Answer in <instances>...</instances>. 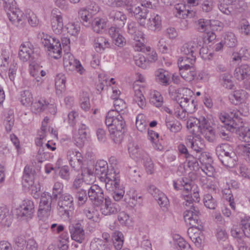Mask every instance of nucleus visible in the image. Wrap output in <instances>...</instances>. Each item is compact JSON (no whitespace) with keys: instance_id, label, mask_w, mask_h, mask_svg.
I'll list each match as a JSON object with an SVG mask.
<instances>
[{"instance_id":"54","label":"nucleus","mask_w":250,"mask_h":250,"mask_svg":"<svg viewBox=\"0 0 250 250\" xmlns=\"http://www.w3.org/2000/svg\"><path fill=\"white\" fill-rule=\"evenodd\" d=\"M66 77L62 73L56 75L55 77V86L59 90L62 91L65 88Z\"/></svg>"},{"instance_id":"56","label":"nucleus","mask_w":250,"mask_h":250,"mask_svg":"<svg viewBox=\"0 0 250 250\" xmlns=\"http://www.w3.org/2000/svg\"><path fill=\"white\" fill-rule=\"evenodd\" d=\"M142 159L146 172L149 174H152L154 171V164L150 157L147 154H145Z\"/></svg>"},{"instance_id":"10","label":"nucleus","mask_w":250,"mask_h":250,"mask_svg":"<svg viewBox=\"0 0 250 250\" xmlns=\"http://www.w3.org/2000/svg\"><path fill=\"white\" fill-rule=\"evenodd\" d=\"M100 179L105 183V188L110 192L122 186L120 184V173L117 169L114 172L111 170L108 176L105 178L100 177Z\"/></svg>"},{"instance_id":"6","label":"nucleus","mask_w":250,"mask_h":250,"mask_svg":"<svg viewBox=\"0 0 250 250\" xmlns=\"http://www.w3.org/2000/svg\"><path fill=\"white\" fill-rule=\"evenodd\" d=\"M125 116L117 114L113 109L110 110L105 117V124L109 130L124 129L125 126Z\"/></svg>"},{"instance_id":"50","label":"nucleus","mask_w":250,"mask_h":250,"mask_svg":"<svg viewBox=\"0 0 250 250\" xmlns=\"http://www.w3.org/2000/svg\"><path fill=\"white\" fill-rule=\"evenodd\" d=\"M204 206L210 209H215L217 206L216 200L210 194H206L203 198Z\"/></svg>"},{"instance_id":"8","label":"nucleus","mask_w":250,"mask_h":250,"mask_svg":"<svg viewBox=\"0 0 250 250\" xmlns=\"http://www.w3.org/2000/svg\"><path fill=\"white\" fill-rule=\"evenodd\" d=\"M89 134V128L85 124H81L78 131H73L72 140L74 144L78 147H82L87 140Z\"/></svg>"},{"instance_id":"26","label":"nucleus","mask_w":250,"mask_h":250,"mask_svg":"<svg viewBox=\"0 0 250 250\" xmlns=\"http://www.w3.org/2000/svg\"><path fill=\"white\" fill-rule=\"evenodd\" d=\"M234 76L239 81H242L250 76V66L248 64H242L234 70Z\"/></svg>"},{"instance_id":"48","label":"nucleus","mask_w":250,"mask_h":250,"mask_svg":"<svg viewBox=\"0 0 250 250\" xmlns=\"http://www.w3.org/2000/svg\"><path fill=\"white\" fill-rule=\"evenodd\" d=\"M114 111L117 114L126 115L127 111V105L125 102L121 99H117L114 101Z\"/></svg>"},{"instance_id":"42","label":"nucleus","mask_w":250,"mask_h":250,"mask_svg":"<svg viewBox=\"0 0 250 250\" xmlns=\"http://www.w3.org/2000/svg\"><path fill=\"white\" fill-rule=\"evenodd\" d=\"M31 104V110L36 114L42 112L46 109V101L42 98H40L34 102L33 101Z\"/></svg>"},{"instance_id":"60","label":"nucleus","mask_w":250,"mask_h":250,"mask_svg":"<svg viewBox=\"0 0 250 250\" xmlns=\"http://www.w3.org/2000/svg\"><path fill=\"white\" fill-rule=\"evenodd\" d=\"M186 159L188 166L191 170L197 171L199 169L200 167H199L196 158L190 155L188 156Z\"/></svg>"},{"instance_id":"62","label":"nucleus","mask_w":250,"mask_h":250,"mask_svg":"<svg viewBox=\"0 0 250 250\" xmlns=\"http://www.w3.org/2000/svg\"><path fill=\"white\" fill-rule=\"evenodd\" d=\"M200 168L207 176H213L215 169L210 163H206V164L201 165Z\"/></svg>"},{"instance_id":"40","label":"nucleus","mask_w":250,"mask_h":250,"mask_svg":"<svg viewBox=\"0 0 250 250\" xmlns=\"http://www.w3.org/2000/svg\"><path fill=\"white\" fill-rule=\"evenodd\" d=\"M83 214L87 219L94 222H98L100 220V215L98 210L94 208H85L83 211Z\"/></svg>"},{"instance_id":"44","label":"nucleus","mask_w":250,"mask_h":250,"mask_svg":"<svg viewBox=\"0 0 250 250\" xmlns=\"http://www.w3.org/2000/svg\"><path fill=\"white\" fill-rule=\"evenodd\" d=\"M237 156L234 152L229 155V156H225L223 158L219 160L226 167L232 168L234 167L237 164Z\"/></svg>"},{"instance_id":"17","label":"nucleus","mask_w":250,"mask_h":250,"mask_svg":"<svg viewBox=\"0 0 250 250\" xmlns=\"http://www.w3.org/2000/svg\"><path fill=\"white\" fill-rule=\"evenodd\" d=\"M181 76L187 82H191L195 78L196 72L194 66L188 67V65L185 64L182 60L178 62Z\"/></svg>"},{"instance_id":"39","label":"nucleus","mask_w":250,"mask_h":250,"mask_svg":"<svg viewBox=\"0 0 250 250\" xmlns=\"http://www.w3.org/2000/svg\"><path fill=\"white\" fill-rule=\"evenodd\" d=\"M79 15L81 22L84 26H89L91 25L93 14L89 11V9H81L79 12Z\"/></svg>"},{"instance_id":"12","label":"nucleus","mask_w":250,"mask_h":250,"mask_svg":"<svg viewBox=\"0 0 250 250\" xmlns=\"http://www.w3.org/2000/svg\"><path fill=\"white\" fill-rule=\"evenodd\" d=\"M52 198L48 192L43 193L41 197L38 215L47 217L50 215Z\"/></svg>"},{"instance_id":"36","label":"nucleus","mask_w":250,"mask_h":250,"mask_svg":"<svg viewBox=\"0 0 250 250\" xmlns=\"http://www.w3.org/2000/svg\"><path fill=\"white\" fill-rule=\"evenodd\" d=\"M157 82L164 85H168L171 75L169 72L163 69H159L155 72Z\"/></svg>"},{"instance_id":"37","label":"nucleus","mask_w":250,"mask_h":250,"mask_svg":"<svg viewBox=\"0 0 250 250\" xmlns=\"http://www.w3.org/2000/svg\"><path fill=\"white\" fill-rule=\"evenodd\" d=\"M109 46L110 43L108 40L103 37H98L94 40V47L97 52H102Z\"/></svg>"},{"instance_id":"3","label":"nucleus","mask_w":250,"mask_h":250,"mask_svg":"<svg viewBox=\"0 0 250 250\" xmlns=\"http://www.w3.org/2000/svg\"><path fill=\"white\" fill-rule=\"evenodd\" d=\"M57 208L62 218L69 219L74 209L73 197L68 193L62 194L58 198Z\"/></svg>"},{"instance_id":"4","label":"nucleus","mask_w":250,"mask_h":250,"mask_svg":"<svg viewBox=\"0 0 250 250\" xmlns=\"http://www.w3.org/2000/svg\"><path fill=\"white\" fill-rule=\"evenodd\" d=\"M241 113L237 109H232L229 113H221L219 118L223 124L222 127L228 131L233 132L240 125Z\"/></svg>"},{"instance_id":"59","label":"nucleus","mask_w":250,"mask_h":250,"mask_svg":"<svg viewBox=\"0 0 250 250\" xmlns=\"http://www.w3.org/2000/svg\"><path fill=\"white\" fill-rule=\"evenodd\" d=\"M239 153L250 164V145H241L239 146Z\"/></svg>"},{"instance_id":"58","label":"nucleus","mask_w":250,"mask_h":250,"mask_svg":"<svg viewBox=\"0 0 250 250\" xmlns=\"http://www.w3.org/2000/svg\"><path fill=\"white\" fill-rule=\"evenodd\" d=\"M64 28V31H66L69 34L72 36H76L80 30L79 25L74 23H68Z\"/></svg>"},{"instance_id":"22","label":"nucleus","mask_w":250,"mask_h":250,"mask_svg":"<svg viewBox=\"0 0 250 250\" xmlns=\"http://www.w3.org/2000/svg\"><path fill=\"white\" fill-rule=\"evenodd\" d=\"M87 171V173H84L83 171L81 174H78L75 178L72 186L73 191L80 190V188H82L84 183L88 184L87 180L86 179V176L92 177V179L90 178L89 182H93L94 181V176L90 173L88 169Z\"/></svg>"},{"instance_id":"38","label":"nucleus","mask_w":250,"mask_h":250,"mask_svg":"<svg viewBox=\"0 0 250 250\" xmlns=\"http://www.w3.org/2000/svg\"><path fill=\"white\" fill-rule=\"evenodd\" d=\"M139 26L135 22H131L127 25V32L131 35L133 39L141 38L144 35L143 32L139 29Z\"/></svg>"},{"instance_id":"19","label":"nucleus","mask_w":250,"mask_h":250,"mask_svg":"<svg viewBox=\"0 0 250 250\" xmlns=\"http://www.w3.org/2000/svg\"><path fill=\"white\" fill-rule=\"evenodd\" d=\"M206 118L200 116L199 118L191 117L187 122V127L192 135L198 134L202 125H205Z\"/></svg>"},{"instance_id":"16","label":"nucleus","mask_w":250,"mask_h":250,"mask_svg":"<svg viewBox=\"0 0 250 250\" xmlns=\"http://www.w3.org/2000/svg\"><path fill=\"white\" fill-rule=\"evenodd\" d=\"M148 190L157 201L161 207L163 208L164 210H167L169 204V200L166 195L154 185H150Z\"/></svg>"},{"instance_id":"35","label":"nucleus","mask_w":250,"mask_h":250,"mask_svg":"<svg viewBox=\"0 0 250 250\" xmlns=\"http://www.w3.org/2000/svg\"><path fill=\"white\" fill-rule=\"evenodd\" d=\"M216 154L219 160L234 152L232 147L228 144H222L216 148Z\"/></svg>"},{"instance_id":"1","label":"nucleus","mask_w":250,"mask_h":250,"mask_svg":"<svg viewBox=\"0 0 250 250\" xmlns=\"http://www.w3.org/2000/svg\"><path fill=\"white\" fill-rule=\"evenodd\" d=\"M191 181L188 178L182 177L173 181V187L176 190H183L188 194L183 195L184 200L183 205L189 206L184 213V218L187 225L190 226L188 230V234L192 240L193 237L199 236V226H201L200 215L198 208L193 205V199L189 194L191 190Z\"/></svg>"},{"instance_id":"29","label":"nucleus","mask_w":250,"mask_h":250,"mask_svg":"<svg viewBox=\"0 0 250 250\" xmlns=\"http://www.w3.org/2000/svg\"><path fill=\"white\" fill-rule=\"evenodd\" d=\"M51 23L54 32L56 34H60L64 30L62 21V17L61 15L53 14L52 15Z\"/></svg>"},{"instance_id":"51","label":"nucleus","mask_w":250,"mask_h":250,"mask_svg":"<svg viewBox=\"0 0 250 250\" xmlns=\"http://www.w3.org/2000/svg\"><path fill=\"white\" fill-rule=\"evenodd\" d=\"M147 125L146 116L142 114L138 115L136 119V126L137 129L142 132L146 131Z\"/></svg>"},{"instance_id":"46","label":"nucleus","mask_w":250,"mask_h":250,"mask_svg":"<svg viewBox=\"0 0 250 250\" xmlns=\"http://www.w3.org/2000/svg\"><path fill=\"white\" fill-rule=\"evenodd\" d=\"M20 102L25 106L30 105L33 101V97L32 92L28 90H25L21 92Z\"/></svg>"},{"instance_id":"45","label":"nucleus","mask_w":250,"mask_h":250,"mask_svg":"<svg viewBox=\"0 0 250 250\" xmlns=\"http://www.w3.org/2000/svg\"><path fill=\"white\" fill-rule=\"evenodd\" d=\"M75 193V196L77 200V204L79 207L83 206L86 202L87 200V192L86 190L81 188L80 190H77L73 191Z\"/></svg>"},{"instance_id":"24","label":"nucleus","mask_w":250,"mask_h":250,"mask_svg":"<svg viewBox=\"0 0 250 250\" xmlns=\"http://www.w3.org/2000/svg\"><path fill=\"white\" fill-rule=\"evenodd\" d=\"M146 26L150 30L154 32L160 31L162 27L161 17L158 14H151L147 21Z\"/></svg>"},{"instance_id":"20","label":"nucleus","mask_w":250,"mask_h":250,"mask_svg":"<svg viewBox=\"0 0 250 250\" xmlns=\"http://www.w3.org/2000/svg\"><path fill=\"white\" fill-rule=\"evenodd\" d=\"M34 53V46L28 42H24L21 44L19 51V57L22 62L27 61Z\"/></svg>"},{"instance_id":"23","label":"nucleus","mask_w":250,"mask_h":250,"mask_svg":"<svg viewBox=\"0 0 250 250\" xmlns=\"http://www.w3.org/2000/svg\"><path fill=\"white\" fill-rule=\"evenodd\" d=\"M144 89V86L142 84L139 85L135 83L133 86L134 96L133 100L137 103L138 106L143 109L146 106V100L143 94V90Z\"/></svg>"},{"instance_id":"57","label":"nucleus","mask_w":250,"mask_h":250,"mask_svg":"<svg viewBox=\"0 0 250 250\" xmlns=\"http://www.w3.org/2000/svg\"><path fill=\"white\" fill-rule=\"evenodd\" d=\"M221 83L223 86L228 89H232L234 86L231 80V76L229 74H223L221 76Z\"/></svg>"},{"instance_id":"14","label":"nucleus","mask_w":250,"mask_h":250,"mask_svg":"<svg viewBox=\"0 0 250 250\" xmlns=\"http://www.w3.org/2000/svg\"><path fill=\"white\" fill-rule=\"evenodd\" d=\"M88 197L94 204L99 205L104 199L103 189L97 185L90 186L87 191Z\"/></svg>"},{"instance_id":"15","label":"nucleus","mask_w":250,"mask_h":250,"mask_svg":"<svg viewBox=\"0 0 250 250\" xmlns=\"http://www.w3.org/2000/svg\"><path fill=\"white\" fill-rule=\"evenodd\" d=\"M104 201L101 204L100 210L102 214L105 216L111 215L119 211V205L113 202L110 198L105 197Z\"/></svg>"},{"instance_id":"28","label":"nucleus","mask_w":250,"mask_h":250,"mask_svg":"<svg viewBox=\"0 0 250 250\" xmlns=\"http://www.w3.org/2000/svg\"><path fill=\"white\" fill-rule=\"evenodd\" d=\"M173 12L175 16L178 18L185 19L191 18L194 14L192 11L186 9V6L183 3H177L174 5Z\"/></svg>"},{"instance_id":"41","label":"nucleus","mask_w":250,"mask_h":250,"mask_svg":"<svg viewBox=\"0 0 250 250\" xmlns=\"http://www.w3.org/2000/svg\"><path fill=\"white\" fill-rule=\"evenodd\" d=\"M35 176V170L27 166L24 167L23 180L28 184L29 186H32L34 184Z\"/></svg>"},{"instance_id":"47","label":"nucleus","mask_w":250,"mask_h":250,"mask_svg":"<svg viewBox=\"0 0 250 250\" xmlns=\"http://www.w3.org/2000/svg\"><path fill=\"white\" fill-rule=\"evenodd\" d=\"M224 45L228 47H233L237 43L236 38L234 33L230 32H226L222 40Z\"/></svg>"},{"instance_id":"64","label":"nucleus","mask_w":250,"mask_h":250,"mask_svg":"<svg viewBox=\"0 0 250 250\" xmlns=\"http://www.w3.org/2000/svg\"><path fill=\"white\" fill-rule=\"evenodd\" d=\"M241 225L245 236L250 237V218L242 220Z\"/></svg>"},{"instance_id":"13","label":"nucleus","mask_w":250,"mask_h":250,"mask_svg":"<svg viewBox=\"0 0 250 250\" xmlns=\"http://www.w3.org/2000/svg\"><path fill=\"white\" fill-rule=\"evenodd\" d=\"M185 141L187 146L196 152H202L205 148L204 141L199 134L188 135Z\"/></svg>"},{"instance_id":"31","label":"nucleus","mask_w":250,"mask_h":250,"mask_svg":"<svg viewBox=\"0 0 250 250\" xmlns=\"http://www.w3.org/2000/svg\"><path fill=\"white\" fill-rule=\"evenodd\" d=\"M165 125L167 128L172 133L179 132L182 128L181 123L170 116H166Z\"/></svg>"},{"instance_id":"49","label":"nucleus","mask_w":250,"mask_h":250,"mask_svg":"<svg viewBox=\"0 0 250 250\" xmlns=\"http://www.w3.org/2000/svg\"><path fill=\"white\" fill-rule=\"evenodd\" d=\"M231 96L235 100L236 102H234V104H238L243 102L246 99L248 98V94L244 90L239 89L234 91Z\"/></svg>"},{"instance_id":"27","label":"nucleus","mask_w":250,"mask_h":250,"mask_svg":"<svg viewBox=\"0 0 250 250\" xmlns=\"http://www.w3.org/2000/svg\"><path fill=\"white\" fill-rule=\"evenodd\" d=\"M71 237L72 240L82 243L84 239V230L79 224L69 228Z\"/></svg>"},{"instance_id":"7","label":"nucleus","mask_w":250,"mask_h":250,"mask_svg":"<svg viewBox=\"0 0 250 250\" xmlns=\"http://www.w3.org/2000/svg\"><path fill=\"white\" fill-rule=\"evenodd\" d=\"M198 43L196 42H189L183 45L181 48V52L182 54L186 55L185 57H180L178 62L180 61L185 62L186 61H190V62H195L196 56L199 49Z\"/></svg>"},{"instance_id":"55","label":"nucleus","mask_w":250,"mask_h":250,"mask_svg":"<svg viewBox=\"0 0 250 250\" xmlns=\"http://www.w3.org/2000/svg\"><path fill=\"white\" fill-rule=\"evenodd\" d=\"M110 137L113 142L116 144H120L124 138V129L109 130Z\"/></svg>"},{"instance_id":"2","label":"nucleus","mask_w":250,"mask_h":250,"mask_svg":"<svg viewBox=\"0 0 250 250\" xmlns=\"http://www.w3.org/2000/svg\"><path fill=\"white\" fill-rule=\"evenodd\" d=\"M2 0L9 20L14 25L19 28H22L26 21L23 16V12L16 7V2L14 0Z\"/></svg>"},{"instance_id":"25","label":"nucleus","mask_w":250,"mask_h":250,"mask_svg":"<svg viewBox=\"0 0 250 250\" xmlns=\"http://www.w3.org/2000/svg\"><path fill=\"white\" fill-rule=\"evenodd\" d=\"M206 125L201 126L200 132L208 141L213 142L216 138L214 128L210 125L208 120L206 118Z\"/></svg>"},{"instance_id":"53","label":"nucleus","mask_w":250,"mask_h":250,"mask_svg":"<svg viewBox=\"0 0 250 250\" xmlns=\"http://www.w3.org/2000/svg\"><path fill=\"white\" fill-rule=\"evenodd\" d=\"M197 30L200 32L205 33L209 29V21L204 19H200L195 21Z\"/></svg>"},{"instance_id":"21","label":"nucleus","mask_w":250,"mask_h":250,"mask_svg":"<svg viewBox=\"0 0 250 250\" xmlns=\"http://www.w3.org/2000/svg\"><path fill=\"white\" fill-rule=\"evenodd\" d=\"M95 173L97 175H100V177L105 178L108 176L109 171H116V169L114 167L111 166L108 167L107 163L104 160H99L97 162L95 166Z\"/></svg>"},{"instance_id":"11","label":"nucleus","mask_w":250,"mask_h":250,"mask_svg":"<svg viewBox=\"0 0 250 250\" xmlns=\"http://www.w3.org/2000/svg\"><path fill=\"white\" fill-rule=\"evenodd\" d=\"M63 65L67 71H73L76 70L81 75L85 72V69L80 62L74 59L70 53L64 54L63 56Z\"/></svg>"},{"instance_id":"34","label":"nucleus","mask_w":250,"mask_h":250,"mask_svg":"<svg viewBox=\"0 0 250 250\" xmlns=\"http://www.w3.org/2000/svg\"><path fill=\"white\" fill-rule=\"evenodd\" d=\"M233 132L238 135L239 140L246 143H250V128L244 127L242 119L240 120V125Z\"/></svg>"},{"instance_id":"61","label":"nucleus","mask_w":250,"mask_h":250,"mask_svg":"<svg viewBox=\"0 0 250 250\" xmlns=\"http://www.w3.org/2000/svg\"><path fill=\"white\" fill-rule=\"evenodd\" d=\"M79 114L77 112L72 111L67 115V122L70 126L74 127L77 122Z\"/></svg>"},{"instance_id":"18","label":"nucleus","mask_w":250,"mask_h":250,"mask_svg":"<svg viewBox=\"0 0 250 250\" xmlns=\"http://www.w3.org/2000/svg\"><path fill=\"white\" fill-rule=\"evenodd\" d=\"M19 215L26 219H31L35 211V207L32 201L24 200L19 209Z\"/></svg>"},{"instance_id":"5","label":"nucleus","mask_w":250,"mask_h":250,"mask_svg":"<svg viewBox=\"0 0 250 250\" xmlns=\"http://www.w3.org/2000/svg\"><path fill=\"white\" fill-rule=\"evenodd\" d=\"M42 42L51 57L58 59L61 57L62 48L58 39L46 35L42 38Z\"/></svg>"},{"instance_id":"43","label":"nucleus","mask_w":250,"mask_h":250,"mask_svg":"<svg viewBox=\"0 0 250 250\" xmlns=\"http://www.w3.org/2000/svg\"><path fill=\"white\" fill-rule=\"evenodd\" d=\"M91 24L93 31L97 33H100L105 28L106 23L104 19L96 17L93 19Z\"/></svg>"},{"instance_id":"52","label":"nucleus","mask_w":250,"mask_h":250,"mask_svg":"<svg viewBox=\"0 0 250 250\" xmlns=\"http://www.w3.org/2000/svg\"><path fill=\"white\" fill-rule=\"evenodd\" d=\"M150 102L156 107L162 106L163 103V98L159 92L154 90L151 92Z\"/></svg>"},{"instance_id":"33","label":"nucleus","mask_w":250,"mask_h":250,"mask_svg":"<svg viewBox=\"0 0 250 250\" xmlns=\"http://www.w3.org/2000/svg\"><path fill=\"white\" fill-rule=\"evenodd\" d=\"M109 17L114 21L119 27H123L126 22L127 17L125 14L120 11H112L110 13Z\"/></svg>"},{"instance_id":"32","label":"nucleus","mask_w":250,"mask_h":250,"mask_svg":"<svg viewBox=\"0 0 250 250\" xmlns=\"http://www.w3.org/2000/svg\"><path fill=\"white\" fill-rule=\"evenodd\" d=\"M125 200L130 206H135L137 204H141L142 202V197L138 195L137 191L130 189L126 193Z\"/></svg>"},{"instance_id":"30","label":"nucleus","mask_w":250,"mask_h":250,"mask_svg":"<svg viewBox=\"0 0 250 250\" xmlns=\"http://www.w3.org/2000/svg\"><path fill=\"white\" fill-rule=\"evenodd\" d=\"M177 103L181 108L188 109L189 113H191L195 111L196 104L191 98L179 97L177 100Z\"/></svg>"},{"instance_id":"9","label":"nucleus","mask_w":250,"mask_h":250,"mask_svg":"<svg viewBox=\"0 0 250 250\" xmlns=\"http://www.w3.org/2000/svg\"><path fill=\"white\" fill-rule=\"evenodd\" d=\"M66 156L70 166L75 170L79 171L82 168L84 158L81 153L76 149L71 148L67 151Z\"/></svg>"},{"instance_id":"63","label":"nucleus","mask_w":250,"mask_h":250,"mask_svg":"<svg viewBox=\"0 0 250 250\" xmlns=\"http://www.w3.org/2000/svg\"><path fill=\"white\" fill-rule=\"evenodd\" d=\"M128 172L132 180L137 182L140 180L141 174L138 167H130L128 169Z\"/></svg>"}]
</instances>
